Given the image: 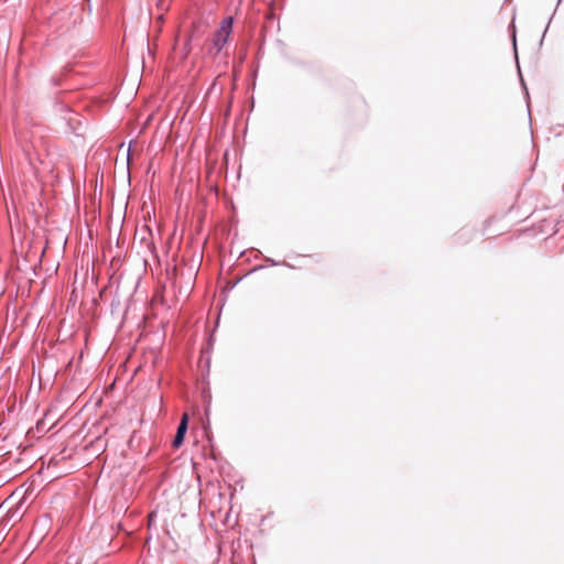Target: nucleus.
<instances>
[{"mask_svg":"<svg viewBox=\"0 0 564 564\" xmlns=\"http://www.w3.org/2000/svg\"><path fill=\"white\" fill-rule=\"evenodd\" d=\"M234 18L227 17L220 22L219 29L215 32L213 37V46L216 48V53H219L227 44L229 35L232 31Z\"/></svg>","mask_w":564,"mask_h":564,"instance_id":"nucleus-1","label":"nucleus"},{"mask_svg":"<svg viewBox=\"0 0 564 564\" xmlns=\"http://www.w3.org/2000/svg\"><path fill=\"white\" fill-rule=\"evenodd\" d=\"M187 429H188V414L183 413V415L181 417V422L176 430V434L172 442L173 447L177 448L183 444L184 436L187 432Z\"/></svg>","mask_w":564,"mask_h":564,"instance_id":"nucleus-2","label":"nucleus"},{"mask_svg":"<svg viewBox=\"0 0 564 564\" xmlns=\"http://www.w3.org/2000/svg\"><path fill=\"white\" fill-rule=\"evenodd\" d=\"M268 262L271 263V265H278L279 263L276 261H274L273 259H267Z\"/></svg>","mask_w":564,"mask_h":564,"instance_id":"nucleus-3","label":"nucleus"},{"mask_svg":"<svg viewBox=\"0 0 564 564\" xmlns=\"http://www.w3.org/2000/svg\"><path fill=\"white\" fill-rule=\"evenodd\" d=\"M154 517H155V514H154L153 512H152V513H150V516H149V522H150V524L152 523V521H153Z\"/></svg>","mask_w":564,"mask_h":564,"instance_id":"nucleus-4","label":"nucleus"}]
</instances>
